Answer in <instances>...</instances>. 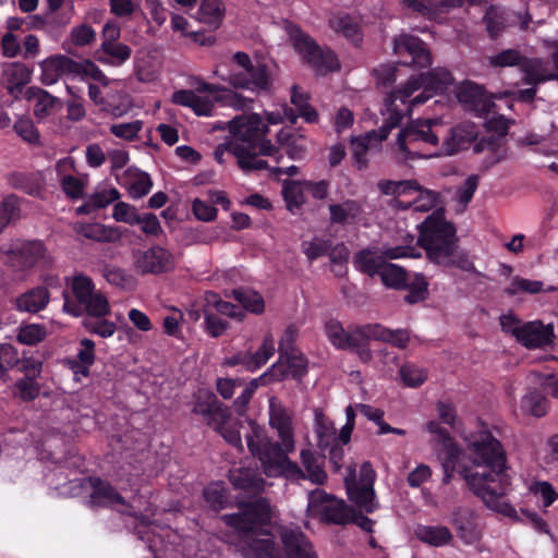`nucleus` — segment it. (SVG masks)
Instances as JSON below:
<instances>
[{"label":"nucleus","mask_w":558,"mask_h":558,"mask_svg":"<svg viewBox=\"0 0 558 558\" xmlns=\"http://www.w3.org/2000/svg\"><path fill=\"white\" fill-rule=\"evenodd\" d=\"M302 250L310 262H313L331 250V240L324 238H314L312 241H304Z\"/></svg>","instance_id":"4d7b16f0"},{"label":"nucleus","mask_w":558,"mask_h":558,"mask_svg":"<svg viewBox=\"0 0 558 558\" xmlns=\"http://www.w3.org/2000/svg\"><path fill=\"white\" fill-rule=\"evenodd\" d=\"M393 51L400 63L413 69H426L432 64V54L426 44L417 36L402 34L393 40Z\"/></svg>","instance_id":"f8f14e48"},{"label":"nucleus","mask_w":558,"mask_h":558,"mask_svg":"<svg viewBox=\"0 0 558 558\" xmlns=\"http://www.w3.org/2000/svg\"><path fill=\"white\" fill-rule=\"evenodd\" d=\"M131 48L121 43H101L97 51L99 62L109 65H120L131 57Z\"/></svg>","instance_id":"58836bf2"},{"label":"nucleus","mask_w":558,"mask_h":558,"mask_svg":"<svg viewBox=\"0 0 558 558\" xmlns=\"http://www.w3.org/2000/svg\"><path fill=\"white\" fill-rule=\"evenodd\" d=\"M550 56L554 71L548 68V62L541 58H526L522 62L521 70L524 73L523 82L527 85H537L548 81H558V41L553 45Z\"/></svg>","instance_id":"a211bd4d"},{"label":"nucleus","mask_w":558,"mask_h":558,"mask_svg":"<svg viewBox=\"0 0 558 558\" xmlns=\"http://www.w3.org/2000/svg\"><path fill=\"white\" fill-rule=\"evenodd\" d=\"M135 267L143 275H159L174 268V257L165 247L155 245L137 254Z\"/></svg>","instance_id":"6ab92c4d"},{"label":"nucleus","mask_w":558,"mask_h":558,"mask_svg":"<svg viewBox=\"0 0 558 558\" xmlns=\"http://www.w3.org/2000/svg\"><path fill=\"white\" fill-rule=\"evenodd\" d=\"M315 432L322 446L325 440L333 437L336 434L333 423L324 414L320 409L315 410Z\"/></svg>","instance_id":"69168bd1"},{"label":"nucleus","mask_w":558,"mask_h":558,"mask_svg":"<svg viewBox=\"0 0 558 558\" xmlns=\"http://www.w3.org/2000/svg\"><path fill=\"white\" fill-rule=\"evenodd\" d=\"M374 340L384 341L399 349H405L410 341V335L405 329H389L380 324L372 327Z\"/></svg>","instance_id":"37998d69"},{"label":"nucleus","mask_w":558,"mask_h":558,"mask_svg":"<svg viewBox=\"0 0 558 558\" xmlns=\"http://www.w3.org/2000/svg\"><path fill=\"white\" fill-rule=\"evenodd\" d=\"M377 187L381 194L387 196L399 197L402 195H410L416 190L421 189V184L416 180H380Z\"/></svg>","instance_id":"79ce46f5"},{"label":"nucleus","mask_w":558,"mask_h":558,"mask_svg":"<svg viewBox=\"0 0 558 558\" xmlns=\"http://www.w3.org/2000/svg\"><path fill=\"white\" fill-rule=\"evenodd\" d=\"M47 336L46 328L38 324H31L20 328L17 333L19 342L26 345H35L43 340H45Z\"/></svg>","instance_id":"052dcab7"},{"label":"nucleus","mask_w":558,"mask_h":558,"mask_svg":"<svg viewBox=\"0 0 558 558\" xmlns=\"http://www.w3.org/2000/svg\"><path fill=\"white\" fill-rule=\"evenodd\" d=\"M270 381H276V378L275 375L269 372H266L260 377L251 380L242 395L239 396L233 403L236 413L243 415L256 388Z\"/></svg>","instance_id":"de8ad7c7"},{"label":"nucleus","mask_w":558,"mask_h":558,"mask_svg":"<svg viewBox=\"0 0 558 558\" xmlns=\"http://www.w3.org/2000/svg\"><path fill=\"white\" fill-rule=\"evenodd\" d=\"M416 245L425 251L427 259L433 264H446L450 255L457 252L459 238L453 222L446 219L445 207L432 211L417 226Z\"/></svg>","instance_id":"7ed1b4c3"},{"label":"nucleus","mask_w":558,"mask_h":558,"mask_svg":"<svg viewBox=\"0 0 558 558\" xmlns=\"http://www.w3.org/2000/svg\"><path fill=\"white\" fill-rule=\"evenodd\" d=\"M345 487L348 498L353 504H355L360 509L364 510L367 513H372L375 511V492L371 483L359 484L355 481L350 482L349 478L347 477Z\"/></svg>","instance_id":"cd10ccee"},{"label":"nucleus","mask_w":558,"mask_h":558,"mask_svg":"<svg viewBox=\"0 0 558 558\" xmlns=\"http://www.w3.org/2000/svg\"><path fill=\"white\" fill-rule=\"evenodd\" d=\"M221 78L234 88L252 92L267 90L270 86L267 66L259 61L253 62L250 56L242 51L233 54L229 74L222 75Z\"/></svg>","instance_id":"423d86ee"},{"label":"nucleus","mask_w":558,"mask_h":558,"mask_svg":"<svg viewBox=\"0 0 558 558\" xmlns=\"http://www.w3.org/2000/svg\"><path fill=\"white\" fill-rule=\"evenodd\" d=\"M89 504L93 507H111L120 505L122 507L121 512L134 515V513L130 511L131 507L125 501V499L111 485L105 484L100 481H97V483L94 485V490L90 494Z\"/></svg>","instance_id":"393cba45"},{"label":"nucleus","mask_w":558,"mask_h":558,"mask_svg":"<svg viewBox=\"0 0 558 558\" xmlns=\"http://www.w3.org/2000/svg\"><path fill=\"white\" fill-rule=\"evenodd\" d=\"M360 210V205L353 199H348L342 204H331L329 205L330 221L345 223L349 217L355 218Z\"/></svg>","instance_id":"3c124183"},{"label":"nucleus","mask_w":558,"mask_h":558,"mask_svg":"<svg viewBox=\"0 0 558 558\" xmlns=\"http://www.w3.org/2000/svg\"><path fill=\"white\" fill-rule=\"evenodd\" d=\"M49 303V291L45 287L31 289L16 299V306L20 311L38 313Z\"/></svg>","instance_id":"72a5a7b5"},{"label":"nucleus","mask_w":558,"mask_h":558,"mask_svg":"<svg viewBox=\"0 0 558 558\" xmlns=\"http://www.w3.org/2000/svg\"><path fill=\"white\" fill-rule=\"evenodd\" d=\"M269 505L263 498L241 505L239 513L225 515L226 523L241 532H258L267 536L269 533L265 530V526L269 523Z\"/></svg>","instance_id":"1a4fd4ad"},{"label":"nucleus","mask_w":558,"mask_h":558,"mask_svg":"<svg viewBox=\"0 0 558 558\" xmlns=\"http://www.w3.org/2000/svg\"><path fill=\"white\" fill-rule=\"evenodd\" d=\"M305 181L284 180L282 182L281 196L287 203V208L294 213L305 203Z\"/></svg>","instance_id":"a19ab883"},{"label":"nucleus","mask_w":558,"mask_h":558,"mask_svg":"<svg viewBox=\"0 0 558 558\" xmlns=\"http://www.w3.org/2000/svg\"><path fill=\"white\" fill-rule=\"evenodd\" d=\"M25 97L34 105V114L37 118L49 116L58 102V98L49 94L47 90L32 86L25 92Z\"/></svg>","instance_id":"f704fd0d"},{"label":"nucleus","mask_w":558,"mask_h":558,"mask_svg":"<svg viewBox=\"0 0 558 558\" xmlns=\"http://www.w3.org/2000/svg\"><path fill=\"white\" fill-rule=\"evenodd\" d=\"M441 123L438 119L416 120L409 126L402 129L397 137V144L401 151L414 156H420L414 149L418 143L430 146H438L439 131Z\"/></svg>","instance_id":"0eeeda50"},{"label":"nucleus","mask_w":558,"mask_h":558,"mask_svg":"<svg viewBox=\"0 0 558 558\" xmlns=\"http://www.w3.org/2000/svg\"><path fill=\"white\" fill-rule=\"evenodd\" d=\"M521 409L524 413L542 417L547 413L548 399L541 391L533 389L522 398Z\"/></svg>","instance_id":"a18cd8bd"},{"label":"nucleus","mask_w":558,"mask_h":558,"mask_svg":"<svg viewBox=\"0 0 558 558\" xmlns=\"http://www.w3.org/2000/svg\"><path fill=\"white\" fill-rule=\"evenodd\" d=\"M488 151V156L484 160V165L486 168L493 167L496 163L500 162L506 157V146L502 145V138L500 136H484L475 143L474 151Z\"/></svg>","instance_id":"473e14b6"},{"label":"nucleus","mask_w":558,"mask_h":558,"mask_svg":"<svg viewBox=\"0 0 558 558\" xmlns=\"http://www.w3.org/2000/svg\"><path fill=\"white\" fill-rule=\"evenodd\" d=\"M250 432L245 439L251 453L260 461L264 472L268 476H279V446L272 444L264 429L252 421H247Z\"/></svg>","instance_id":"9d476101"},{"label":"nucleus","mask_w":558,"mask_h":558,"mask_svg":"<svg viewBox=\"0 0 558 558\" xmlns=\"http://www.w3.org/2000/svg\"><path fill=\"white\" fill-rule=\"evenodd\" d=\"M461 457L462 450L454 440H449L447 444L441 445V449L438 451V459L444 471L441 480L444 485L450 484L454 472L459 473V470L463 468L460 466Z\"/></svg>","instance_id":"a878e982"},{"label":"nucleus","mask_w":558,"mask_h":558,"mask_svg":"<svg viewBox=\"0 0 558 558\" xmlns=\"http://www.w3.org/2000/svg\"><path fill=\"white\" fill-rule=\"evenodd\" d=\"M408 294L404 295V302L415 304L424 301L428 295V282L422 274H415L414 279L408 280Z\"/></svg>","instance_id":"603ef678"},{"label":"nucleus","mask_w":558,"mask_h":558,"mask_svg":"<svg viewBox=\"0 0 558 558\" xmlns=\"http://www.w3.org/2000/svg\"><path fill=\"white\" fill-rule=\"evenodd\" d=\"M229 481L234 488L246 493H257L264 487L263 478L253 469H233L229 472Z\"/></svg>","instance_id":"2f4dec72"},{"label":"nucleus","mask_w":558,"mask_h":558,"mask_svg":"<svg viewBox=\"0 0 558 558\" xmlns=\"http://www.w3.org/2000/svg\"><path fill=\"white\" fill-rule=\"evenodd\" d=\"M281 26L289 35L294 50L317 74L326 75L340 69L337 54L328 47H320L299 25L288 20H281Z\"/></svg>","instance_id":"20e7f679"},{"label":"nucleus","mask_w":558,"mask_h":558,"mask_svg":"<svg viewBox=\"0 0 558 558\" xmlns=\"http://www.w3.org/2000/svg\"><path fill=\"white\" fill-rule=\"evenodd\" d=\"M281 558H318V555L300 527L281 525Z\"/></svg>","instance_id":"f3484780"},{"label":"nucleus","mask_w":558,"mask_h":558,"mask_svg":"<svg viewBox=\"0 0 558 558\" xmlns=\"http://www.w3.org/2000/svg\"><path fill=\"white\" fill-rule=\"evenodd\" d=\"M84 326L89 332L102 338L111 337L117 329L113 322L105 319L104 317L90 316L84 320Z\"/></svg>","instance_id":"680f3d73"},{"label":"nucleus","mask_w":558,"mask_h":558,"mask_svg":"<svg viewBox=\"0 0 558 558\" xmlns=\"http://www.w3.org/2000/svg\"><path fill=\"white\" fill-rule=\"evenodd\" d=\"M206 306L208 308L214 307L219 314L236 318L239 320L243 319L244 313L236 305L222 301L216 293L208 292L205 296Z\"/></svg>","instance_id":"5fc2aeb1"},{"label":"nucleus","mask_w":558,"mask_h":558,"mask_svg":"<svg viewBox=\"0 0 558 558\" xmlns=\"http://www.w3.org/2000/svg\"><path fill=\"white\" fill-rule=\"evenodd\" d=\"M125 184L132 198H142L147 195L153 187L150 177L141 171H128Z\"/></svg>","instance_id":"c03bdc74"},{"label":"nucleus","mask_w":558,"mask_h":558,"mask_svg":"<svg viewBox=\"0 0 558 558\" xmlns=\"http://www.w3.org/2000/svg\"><path fill=\"white\" fill-rule=\"evenodd\" d=\"M383 284L395 290H404L408 287L409 272L405 268L386 262L380 274L378 275Z\"/></svg>","instance_id":"ea45409f"},{"label":"nucleus","mask_w":558,"mask_h":558,"mask_svg":"<svg viewBox=\"0 0 558 558\" xmlns=\"http://www.w3.org/2000/svg\"><path fill=\"white\" fill-rule=\"evenodd\" d=\"M291 104L298 110H294L287 105H281V123L289 122L291 125L295 124L298 117H302L307 123H316L318 121L317 110L310 104V95L303 92L300 86L293 85L291 87Z\"/></svg>","instance_id":"aec40b11"},{"label":"nucleus","mask_w":558,"mask_h":558,"mask_svg":"<svg viewBox=\"0 0 558 558\" xmlns=\"http://www.w3.org/2000/svg\"><path fill=\"white\" fill-rule=\"evenodd\" d=\"M301 462L305 469L306 480L313 484L324 485L327 481V473L324 468V457H317L311 449L305 448L300 453Z\"/></svg>","instance_id":"c756f323"},{"label":"nucleus","mask_w":558,"mask_h":558,"mask_svg":"<svg viewBox=\"0 0 558 558\" xmlns=\"http://www.w3.org/2000/svg\"><path fill=\"white\" fill-rule=\"evenodd\" d=\"M294 450L293 424L291 415L281 407V477L299 483L306 480L304 470L288 453Z\"/></svg>","instance_id":"2eb2a0df"},{"label":"nucleus","mask_w":558,"mask_h":558,"mask_svg":"<svg viewBox=\"0 0 558 558\" xmlns=\"http://www.w3.org/2000/svg\"><path fill=\"white\" fill-rule=\"evenodd\" d=\"M351 508L343 499H338L323 489L316 488L308 494V509L325 523L348 524Z\"/></svg>","instance_id":"9b49d317"},{"label":"nucleus","mask_w":558,"mask_h":558,"mask_svg":"<svg viewBox=\"0 0 558 558\" xmlns=\"http://www.w3.org/2000/svg\"><path fill=\"white\" fill-rule=\"evenodd\" d=\"M10 260L13 267L25 270L51 264V256L41 241L29 240L13 244Z\"/></svg>","instance_id":"4468645a"},{"label":"nucleus","mask_w":558,"mask_h":558,"mask_svg":"<svg viewBox=\"0 0 558 558\" xmlns=\"http://www.w3.org/2000/svg\"><path fill=\"white\" fill-rule=\"evenodd\" d=\"M5 73L10 82L16 86L27 84L32 76V71L22 62L11 63Z\"/></svg>","instance_id":"338daca9"},{"label":"nucleus","mask_w":558,"mask_h":558,"mask_svg":"<svg viewBox=\"0 0 558 558\" xmlns=\"http://www.w3.org/2000/svg\"><path fill=\"white\" fill-rule=\"evenodd\" d=\"M543 290V282L524 278H514L510 286L505 289L508 295H515L519 292H529L532 294L539 293Z\"/></svg>","instance_id":"0e129e2a"},{"label":"nucleus","mask_w":558,"mask_h":558,"mask_svg":"<svg viewBox=\"0 0 558 558\" xmlns=\"http://www.w3.org/2000/svg\"><path fill=\"white\" fill-rule=\"evenodd\" d=\"M20 199L16 195L10 194L0 202V232L11 222L20 217Z\"/></svg>","instance_id":"864d4df0"},{"label":"nucleus","mask_w":558,"mask_h":558,"mask_svg":"<svg viewBox=\"0 0 558 558\" xmlns=\"http://www.w3.org/2000/svg\"><path fill=\"white\" fill-rule=\"evenodd\" d=\"M453 83L454 78L451 72L444 68H436L417 76H411L403 86L391 94V105L397 100L405 102L414 92L421 89V86H426L438 94L447 92Z\"/></svg>","instance_id":"6e6552de"},{"label":"nucleus","mask_w":558,"mask_h":558,"mask_svg":"<svg viewBox=\"0 0 558 558\" xmlns=\"http://www.w3.org/2000/svg\"><path fill=\"white\" fill-rule=\"evenodd\" d=\"M524 56L517 49H506L490 57V64L495 68L522 66Z\"/></svg>","instance_id":"e2e57ef3"},{"label":"nucleus","mask_w":558,"mask_h":558,"mask_svg":"<svg viewBox=\"0 0 558 558\" xmlns=\"http://www.w3.org/2000/svg\"><path fill=\"white\" fill-rule=\"evenodd\" d=\"M372 327H376V324H367L355 328L353 331L347 332L343 348L341 350H355L360 347L368 344L369 339H374Z\"/></svg>","instance_id":"8fccbe9b"},{"label":"nucleus","mask_w":558,"mask_h":558,"mask_svg":"<svg viewBox=\"0 0 558 558\" xmlns=\"http://www.w3.org/2000/svg\"><path fill=\"white\" fill-rule=\"evenodd\" d=\"M5 180L11 187L21 190L29 195H38L40 192V184L33 174L13 171L5 175Z\"/></svg>","instance_id":"49530a36"},{"label":"nucleus","mask_w":558,"mask_h":558,"mask_svg":"<svg viewBox=\"0 0 558 558\" xmlns=\"http://www.w3.org/2000/svg\"><path fill=\"white\" fill-rule=\"evenodd\" d=\"M310 371L307 355L295 345H283L281 341V381L293 380L296 387H303V380Z\"/></svg>","instance_id":"dca6fc26"},{"label":"nucleus","mask_w":558,"mask_h":558,"mask_svg":"<svg viewBox=\"0 0 558 558\" xmlns=\"http://www.w3.org/2000/svg\"><path fill=\"white\" fill-rule=\"evenodd\" d=\"M518 331L517 341L527 349L546 347L555 339L554 326L544 325L541 320L524 323Z\"/></svg>","instance_id":"4be33fe9"},{"label":"nucleus","mask_w":558,"mask_h":558,"mask_svg":"<svg viewBox=\"0 0 558 558\" xmlns=\"http://www.w3.org/2000/svg\"><path fill=\"white\" fill-rule=\"evenodd\" d=\"M64 311L74 316H81L85 312L93 317H105L110 313V305L107 298L95 288L88 293L85 300L74 302L66 293H64Z\"/></svg>","instance_id":"412c9836"},{"label":"nucleus","mask_w":558,"mask_h":558,"mask_svg":"<svg viewBox=\"0 0 558 558\" xmlns=\"http://www.w3.org/2000/svg\"><path fill=\"white\" fill-rule=\"evenodd\" d=\"M233 293H234L235 300L239 303H241V305L245 310H247L254 314H260L264 311V306H265L264 299L257 292L251 291V290H240V291H234Z\"/></svg>","instance_id":"6e6d98bb"},{"label":"nucleus","mask_w":558,"mask_h":558,"mask_svg":"<svg viewBox=\"0 0 558 558\" xmlns=\"http://www.w3.org/2000/svg\"><path fill=\"white\" fill-rule=\"evenodd\" d=\"M223 13L222 0H203L195 17L209 29H216L222 22Z\"/></svg>","instance_id":"e433bc0d"},{"label":"nucleus","mask_w":558,"mask_h":558,"mask_svg":"<svg viewBox=\"0 0 558 558\" xmlns=\"http://www.w3.org/2000/svg\"><path fill=\"white\" fill-rule=\"evenodd\" d=\"M223 90L222 87L205 82L199 83L195 90L180 89L172 94L171 100L178 106L191 108L197 116H211L215 101L218 97L202 96L201 93H218Z\"/></svg>","instance_id":"ddd939ff"},{"label":"nucleus","mask_w":558,"mask_h":558,"mask_svg":"<svg viewBox=\"0 0 558 558\" xmlns=\"http://www.w3.org/2000/svg\"><path fill=\"white\" fill-rule=\"evenodd\" d=\"M400 376L408 387H418L427 379V372L412 363H405L400 368Z\"/></svg>","instance_id":"13d9d810"},{"label":"nucleus","mask_w":558,"mask_h":558,"mask_svg":"<svg viewBox=\"0 0 558 558\" xmlns=\"http://www.w3.org/2000/svg\"><path fill=\"white\" fill-rule=\"evenodd\" d=\"M81 348L77 352V360L80 362L78 369L75 373H81L84 376H87L89 373V367L93 365L95 361V343L90 339L81 340Z\"/></svg>","instance_id":"bf43d9fd"},{"label":"nucleus","mask_w":558,"mask_h":558,"mask_svg":"<svg viewBox=\"0 0 558 558\" xmlns=\"http://www.w3.org/2000/svg\"><path fill=\"white\" fill-rule=\"evenodd\" d=\"M451 524L457 530L458 536L465 544H473L480 539V531L474 522L473 512L470 510H458L452 513Z\"/></svg>","instance_id":"c85d7f7f"},{"label":"nucleus","mask_w":558,"mask_h":558,"mask_svg":"<svg viewBox=\"0 0 558 558\" xmlns=\"http://www.w3.org/2000/svg\"><path fill=\"white\" fill-rule=\"evenodd\" d=\"M75 231L86 239L98 242H110L114 239L113 230L101 223H78Z\"/></svg>","instance_id":"09e8293b"},{"label":"nucleus","mask_w":558,"mask_h":558,"mask_svg":"<svg viewBox=\"0 0 558 558\" xmlns=\"http://www.w3.org/2000/svg\"><path fill=\"white\" fill-rule=\"evenodd\" d=\"M229 141L226 149L238 159L244 172L268 168L263 156H275L277 147L266 138L268 125L256 114L238 116L229 122Z\"/></svg>","instance_id":"f03ea898"},{"label":"nucleus","mask_w":558,"mask_h":558,"mask_svg":"<svg viewBox=\"0 0 558 558\" xmlns=\"http://www.w3.org/2000/svg\"><path fill=\"white\" fill-rule=\"evenodd\" d=\"M465 440L472 464L483 468L484 471H473L463 465L459 474L487 508L506 517L517 518L515 508L506 501L511 478L508 474L510 468L504 445L484 427L470 434Z\"/></svg>","instance_id":"f257e3e1"},{"label":"nucleus","mask_w":558,"mask_h":558,"mask_svg":"<svg viewBox=\"0 0 558 558\" xmlns=\"http://www.w3.org/2000/svg\"><path fill=\"white\" fill-rule=\"evenodd\" d=\"M386 260L383 252L377 254L376 247H366L354 254L353 265L360 272L374 278L378 276L385 266Z\"/></svg>","instance_id":"bb28decb"},{"label":"nucleus","mask_w":558,"mask_h":558,"mask_svg":"<svg viewBox=\"0 0 558 558\" xmlns=\"http://www.w3.org/2000/svg\"><path fill=\"white\" fill-rule=\"evenodd\" d=\"M40 82L44 85L56 84L63 75H74L77 69V62L63 56L54 54L39 63Z\"/></svg>","instance_id":"5701e85b"},{"label":"nucleus","mask_w":558,"mask_h":558,"mask_svg":"<svg viewBox=\"0 0 558 558\" xmlns=\"http://www.w3.org/2000/svg\"><path fill=\"white\" fill-rule=\"evenodd\" d=\"M416 537L430 546L441 547L449 544L452 539V533L447 526L441 525H417L415 530Z\"/></svg>","instance_id":"4c0bfd02"},{"label":"nucleus","mask_w":558,"mask_h":558,"mask_svg":"<svg viewBox=\"0 0 558 558\" xmlns=\"http://www.w3.org/2000/svg\"><path fill=\"white\" fill-rule=\"evenodd\" d=\"M415 192L417 193V196L411 203L402 205L400 202V206L403 209L412 207L414 211L427 213L444 207L442 195L439 192L426 189L422 185L421 189Z\"/></svg>","instance_id":"c9c22d12"},{"label":"nucleus","mask_w":558,"mask_h":558,"mask_svg":"<svg viewBox=\"0 0 558 558\" xmlns=\"http://www.w3.org/2000/svg\"><path fill=\"white\" fill-rule=\"evenodd\" d=\"M193 412L202 415L229 444L243 450L240 434V428L244 427L243 423L232 418L228 408L214 393L201 395L193 407Z\"/></svg>","instance_id":"39448f33"},{"label":"nucleus","mask_w":558,"mask_h":558,"mask_svg":"<svg viewBox=\"0 0 558 558\" xmlns=\"http://www.w3.org/2000/svg\"><path fill=\"white\" fill-rule=\"evenodd\" d=\"M477 131L474 123L464 122L452 126L441 146V153L448 156L468 149L476 140Z\"/></svg>","instance_id":"b1692460"},{"label":"nucleus","mask_w":558,"mask_h":558,"mask_svg":"<svg viewBox=\"0 0 558 558\" xmlns=\"http://www.w3.org/2000/svg\"><path fill=\"white\" fill-rule=\"evenodd\" d=\"M325 333L333 347L337 349L343 348L347 331L339 320L333 318L327 320L325 324Z\"/></svg>","instance_id":"774afa93"},{"label":"nucleus","mask_w":558,"mask_h":558,"mask_svg":"<svg viewBox=\"0 0 558 558\" xmlns=\"http://www.w3.org/2000/svg\"><path fill=\"white\" fill-rule=\"evenodd\" d=\"M329 26L337 34L342 35L354 45L362 41V32L359 23L348 13L333 15L329 20Z\"/></svg>","instance_id":"7c9ffc66"}]
</instances>
